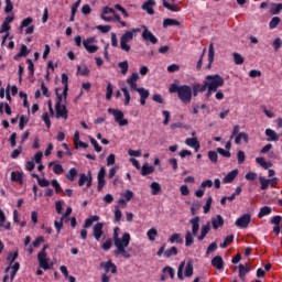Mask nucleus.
Returning <instances> with one entry per match:
<instances>
[{
    "instance_id": "1",
    "label": "nucleus",
    "mask_w": 282,
    "mask_h": 282,
    "mask_svg": "<svg viewBox=\"0 0 282 282\" xmlns=\"http://www.w3.org/2000/svg\"><path fill=\"white\" fill-rule=\"evenodd\" d=\"M120 235V227H115L112 239L115 241L116 250L115 254L116 257H123V259H129L131 254L127 252V248H129V243L131 242V235L129 232H124L122 235V238L119 237Z\"/></svg>"
},
{
    "instance_id": "2",
    "label": "nucleus",
    "mask_w": 282,
    "mask_h": 282,
    "mask_svg": "<svg viewBox=\"0 0 282 282\" xmlns=\"http://www.w3.org/2000/svg\"><path fill=\"white\" fill-rule=\"evenodd\" d=\"M169 91L170 94H177L183 105H191V100H193V88L188 85L171 84Z\"/></svg>"
},
{
    "instance_id": "3",
    "label": "nucleus",
    "mask_w": 282,
    "mask_h": 282,
    "mask_svg": "<svg viewBox=\"0 0 282 282\" xmlns=\"http://www.w3.org/2000/svg\"><path fill=\"white\" fill-rule=\"evenodd\" d=\"M205 85L207 86L205 98H210L214 91H217L219 87H224V77L218 74L207 75L205 78Z\"/></svg>"
},
{
    "instance_id": "4",
    "label": "nucleus",
    "mask_w": 282,
    "mask_h": 282,
    "mask_svg": "<svg viewBox=\"0 0 282 282\" xmlns=\"http://www.w3.org/2000/svg\"><path fill=\"white\" fill-rule=\"evenodd\" d=\"M199 221H202L199 216H196L189 220V224L192 225V231L187 230L185 234V246L189 247L192 243H195L193 237H196L199 232Z\"/></svg>"
},
{
    "instance_id": "5",
    "label": "nucleus",
    "mask_w": 282,
    "mask_h": 282,
    "mask_svg": "<svg viewBox=\"0 0 282 282\" xmlns=\"http://www.w3.org/2000/svg\"><path fill=\"white\" fill-rule=\"evenodd\" d=\"M102 21H106V23H111L112 21H118L122 28H127V22L122 21L120 15L116 13V10L109 7H104L102 13H101Z\"/></svg>"
},
{
    "instance_id": "6",
    "label": "nucleus",
    "mask_w": 282,
    "mask_h": 282,
    "mask_svg": "<svg viewBox=\"0 0 282 282\" xmlns=\"http://www.w3.org/2000/svg\"><path fill=\"white\" fill-rule=\"evenodd\" d=\"M55 94L57 96L55 105L56 118H64V120H67V106L61 105V102H63V95L58 93V88H56Z\"/></svg>"
},
{
    "instance_id": "7",
    "label": "nucleus",
    "mask_w": 282,
    "mask_h": 282,
    "mask_svg": "<svg viewBox=\"0 0 282 282\" xmlns=\"http://www.w3.org/2000/svg\"><path fill=\"white\" fill-rule=\"evenodd\" d=\"M139 78L140 75L138 73H132V75L127 79V83L130 86L131 91H138L140 95V105H142V88H138Z\"/></svg>"
},
{
    "instance_id": "8",
    "label": "nucleus",
    "mask_w": 282,
    "mask_h": 282,
    "mask_svg": "<svg viewBox=\"0 0 282 282\" xmlns=\"http://www.w3.org/2000/svg\"><path fill=\"white\" fill-rule=\"evenodd\" d=\"M48 248L50 246L45 245L37 254L39 265L40 268H42V270H50L52 268L50 267V262H47V252H45V250H47Z\"/></svg>"
},
{
    "instance_id": "9",
    "label": "nucleus",
    "mask_w": 282,
    "mask_h": 282,
    "mask_svg": "<svg viewBox=\"0 0 282 282\" xmlns=\"http://www.w3.org/2000/svg\"><path fill=\"white\" fill-rule=\"evenodd\" d=\"M108 113H111L115 117L116 122H118L119 127H127L129 121L124 119V112L122 110L108 108Z\"/></svg>"
},
{
    "instance_id": "10",
    "label": "nucleus",
    "mask_w": 282,
    "mask_h": 282,
    "mask_svg": "<svg viewBox=\"0 0 282 282\" xmlns=\"http://www.w3.org/2000/svg\"><path fill=\"white\" fill-rule=\"evenodd\" d=\"M96 43V37L90 36L83 41L84 50L88 52V54H96L98 52V45Z\"/></svg>"
},
{
    "instance_id": "11",
    "label": "nucleus",
    "mask_w": 282,
    "mask_h": 282,
    "mask_svg": "<svg viewBox=\"0 0 282 282\" xmlns=\"http://www.w3.org/2000/svg\"><path fill=\"white\" fill-rule=\"evenodd\" d=\"M142 28H143V32H142L143 41H145L148 44L156 45L158 37H155V35H153V33L149 31L147 26H142Z\"/></svg>"
},
{
    "instance_id": "12",
    "label": "nucleus",
    "mask_w": 282,
    "mask_h": 282,
    "mask_svg": "<svg viewBox=\"0 0 282 282\" xmlns=\"http://www.w3.org/2000/svg\"><path fill=\"white\" fill-rule=\"evenodd\" d=\"M105 175H107V170L105 169V166H101L98 174H97V191L98 193H100V191H102L105 188Z\"/></svg>"
},
{
    "instance_id": "13",
    "label": "nucleus",
    "mask_w": 282,
    "mask_h": 282,
    "mask_svg": "<svg viewBox=\"0 0 282 282\" xmlns=\"http://www.w3.org/2000/svg\"><path fill=\"white\" fill-rule=\"evenodd\" d=\"M251 220L252 217L250 216V214H245L236 220V226L238 228H248Z\"/></svg>"
},
{
    "instance_id": "14",
    "label": "nucleus",
    "mask_w": 282,
    "mask_h": 282,
    "mask_svg": "<svg viewBox=\"0 0 282 282\" xmlns=\"http://www.w3.org/2000/svg\"><path fill=\"white\" fill-rule=\"evenodd\" d=\"M102 228H105V223H97L93 227V237L96 239V241H100L102 235H105Z\"/></svg>"
},
{
    "instance_id": "15",
    "label": "nucleus",
    "mask_w": 282,
    "mask_h": 282,
    "mask_svg": "<svg viewBox=\"0 0 282 282\" xmlns=\"http://www.w3.org/2000/svg\"><path fill=\"white\" fill-rule=\"evenodd\" d=\"M99 268H104L106 273L111 272V274H116L118 272V267H116L111 260L100 262Z\"/></svg>"
},
{
    "instance_id": "16",
    "label": "nucleus",
    "mask_w": 282,
    "mask_h": 282,
    "mask_svg": "<svg viewBox=\"0 0 282 282\" xmlns=\"http://www.w3.org/2000/svg\"><path fill=\"white\" fill-rule=\"evenodd\" d=\"M208 89V86H206V82L204 84L194 83L192 85V94L194 97H197L198 94H204Z\"/></svg>"
},
{
    "instance_id": "17",
    "label": "nucleus",
    "mask_w": 282,
    "mask_h": 282,
    "mask_svg": "<svg viewBox=\"0 0 282 282\" xmlns=\"http://www.w3.org/2000/svg\"><path fill=\"white\" fill-rule=\"evenodd\" d=\"M131 199H133V192H131V189H127L124 193L121 194L118 204H120L121 206H127V202H131Z\"/></svg>"
},
{
    "instance_id": "18",
    "label": "nucleus",
    "mask_w": 282,
    "mask_h": 282,
    "mask_svg": "<svg viewBox=\"0 0 282 282\" xmlns=\"http://www.w3.org/2000/svg\"><path fill=\"white\" fill-rule=\"evenodd\" d=\"M153 8H155V0H148L142 4V10L148 12L151 17L155 14V10Z\"/></svg>"
},
{
    "instance_id": "19",
    "label": "nucleus",
    "mask_w": 282,
    "mask_h": 282,
    "mask_svg": "<svg viewBox=\"0 0 282 282\" xmlns=\"http://www.w3.org/2000/svg\"><path fill=\"white\" fill-rule=\"evenodd\" d=\"M212 226L214 230H218V228H224V217L221 215H217L212 218Z\"/></svg>"
},
{
    "instance_id": "20",
    "label": "nucleus",
    "mask_w": 282,
    "mask_h": 282,
    "mask_svg": "<svg viewBox=\"0 0 282 282\" xmlns=\"http://www.w3.org/2000/svg\"><path fill=\"white\" fill-rule=\"evenodd\" d=\"M281 221H282V217L281 216H274L272 219H271V224L274 225L273 227V232L275 235H279L281 232Z\"/></svg>"
},
{
    "instance_id": "21",
    "label": "nucleus",
    "mask_w": 282,
    "mask_h": 282,
    "mask_svg": "<svg viewBox=\"0 0 282 282\" xmlns=\"http://www.w3.org/2000/svg\"><path fill=\"white\" fill-rule=\"evenodd\" d=\"M239 175V170H232L229 172L223 180L225 184H230V182H235V178Z\"/></svg>"
},
{
    "instance_id": "22",
    "label": "nucleus",
    "mask_w": 282,
    "mask_h": 282,
    "mask_svg": "<svg viewBox=\"0 0 282 282\" xmlns=\"http://www.w3.org/2000/svg\"><path fill=\"white\" fill-rule=\"evenodd\" d=\"M250 270H251L250 265L239 264V279H240V281H246V275L248 274V272H250Z\"/></svg>"
},
{
    "instance_id": "23",
    "label": "nucleus",
    "mask_w": 282,
    "mask_h": 282,
    "mask_svg": "<svg viewBox=\"0 0 282 282\" xmlns=\"http://www.w3.org/2000/svg\"><path fill=\"white\" fill-rule=\"evenodd\" d=\"M265 135L268 137V142H279V134L274 130L267 129Z\"/></svg>"
},
{
    "instance_id": "24",
    "label": "nucleus",
    "mask_w": 282,
    "mask_h": 282,
    "mask_svg": "<svg viewBox=\"0 0 282 282\" xmlns=\"http://www.w3.org/2000/svg\"><path fill=\"white\" fill-rule=\"evenodd\" d=\"M212 265L216 268V270H223L224 269V259H221V256H216L212 260Z\"/></svg>"
},
{
    "instance_id": "25",
    "label": "nucleus",
    "mask_w": 282,
    "mask_h": 282,
    "mask_svg": "<svg viewBox=\"0 0 282 282\" xmlns=\"http://www.w3.org/2000/svg\"><path fill=\"white\" fill-rule=\"evenodd\" d=\"M67 80H69V77L67 76V74L63 73L62 74V85H64L63 96H64L65 100H67V91H69V86L67 84Z\"/></svg>"
},
{
    "instance_id": "26",
    "label": "nucleus",
    "mask_w": 282,
    "mask_h": 282,
    "mask_svg": "<svg viewBox=\"0 0 282 282\" xmlns=\"http://www.w3.org/2000/svg\"><path fill=\"white\" fill-rule=\"evenodd\" d=\"M210 232V223H207L206 225H204L200 229V235L198 236V241H204V239H206V235Z\"/></svg>"
},
{
    "instance_id": "27",
    "label": "nucleus",
    "mask_w": 282,
    "mask_h": 282,
    "mask_svg": "<svg viewBox=\"0 0 282 282\" xmlns=\"http://www.w3.org/2000/svg\"><path fill=\"white\" fill-rule=\"evenodd\" d=\"M185 144H187V147H192L193 149H195V151H199V141H197V138H188L185 140Z\"/></svg>"
},
{
    "instance_id": "28",
    "label": "nucleus",
    "mask_w": 282,
    "mask_h": 282,
    "mask_svg": "<svg viewBox=\"0 0 282 282\" xmlns=\"http://www.w3.org/2000/svg\"><path fill=\"white\" fill-rule=\"evenodd\" d=\"M135 32H140V29H134L132 31H127L120 39L121 41H126L127 43H129V41H133V35L135 34Z\"/></svg>"
},
{
    "instance_id": "29",
    "label": "nucleus",
    "mask_w": 282,
    "mask_h": 282,
    "mask_svg": "<svg viewBox=\"0 0 282 282\" xmlns=\"http://www.w3.org/2000/svg\"><path fill=\"white\" fill-rule=\"evenodd\" d=\"M241 140H243V142H246V144H248V142H249L248 133H246V132H239V133L237 134V137L235 138V143H236V144H241Z\"/></svg>"
},
{
    "instance_id": "30",
    "label": "nucleus",
    "mask_w": 282,
    "mask_h": 282,
    "mask_svg": "<svg viewBox=\"0 0 282 282\" xmlns=\"http://www.w3.org/2000/svg\"><path fill=\"white\" fill-rule=\"evenodd\" d=\"M94 221H100V216L94 215L85 220L84 228H91Z\"/></svg>"
},
{
    "instance_id": "31",
    "label": "nucleus",
    "mask_w": 282,
    "mask_h": 282,
    "mask_svg": "<svg viewBox=\"0 0 282 282\" xmlns=\"http://www.w3.org/2000/svg\"><path fill=\"white\" fill-rule=\"evenodd\" d=\"M170 1H172V3H175V0ZM163 7H165L167 10H171V12H180V7H177V4H171L166 0H163Z\"/></svg>"
},
{
    "instance_id": "32",
    "label": "nucleus",
    "mask_w": 282,
    "mask_h": 282,
    "mask_svg": "<svg viewBox=\"0 0 282 282\" xmlns=\"http://www.w3.org/2000/svg\"><path fill=\"white\" fill-rule=\"evenodd\" d=\"M281 10H282V3L272 2L270 4V14H273V15L280 14Z\"/></svg>"
},
{
    "instance_id": "33",
    "label": "nucleus",
    "mask_w": 282,
    "mask_h": 282,
    "mask_svg": "<svg viewBox=\"0 0 282 282\" xmlns=\"http://www.w3.org/2000/svg\"><path fill=\"white\" fill-rule=\"evenodd\" d=\"M28 54H30V51H28V46H25V44H22L20 47V52L15 54L14 59L19 61V58L28 56Z\"/></svg>"
},
{
    "instance_id": "34",
    "label": "nucleus",
    "mask_w": 282,
    "mask_h": 282,
    "mask_svg": "<svg viewBox=\"0 0 282 282\" xmlns=\"http://www.w3.org/2000/svg\"><path fill=\"white\" fill-rule=\"evenodd\" d=\"M152 195H160L162 193V186L158 182H153L150 185Z\"/></svg>"
},
{
    "instance_id": "35",
    "label": "nucleus",
    "mask_w": 282,
    "mask_h": 282,
    "mask_svg": "<svg viewBox=\"0 0 282 282\" xmlns=\"http://www.w3.org/2000/svg\"><path fill=\"white\" fill-rule=\"evenodd\" d=\"M213 61H215V46L213 43L209 44V51H208V68L213 65Z\"/></svg>"
},
{
    "instance_id": "36",
    "label": "nucleus",
    "mask_w": 282,
    "mask_h": 282,
    "mask_svg": "<svg viewBox=\"0 0 282 282\" xmlns=\"http://www.w3.org/2000/svg\"><path fill=\"white\" fill-rule=\"evenodd\" d=\"M77 175L78 170H76V167H72L66 174V178L68 180V182H75Z\"/></svg>"
},
{
    "instance_id": "37",
    "label": "nucleus",
    "mask_w": 282,
    "mask_h": 282,
    "mask_svg": "<svg viewBox=\"0 0 282 282\" xmlns=\"http://www.w3.org/2000/svg\"><path fill=\"white\" fill-rule=\"evenodd\" d=\"M256 162H257V164H260L262 166V169H265V170L271 169V166H272L271 162L265 161V159L261 158V156L257 158Z\"/></svg>"
},
{
    "instance_id": "38",
    "label": "nucleus",
    "mask_w": 282,
    "mask_h": 282,
    "mask_svg": "<svg viewBox=\"0 0 282 282\" xmlns=\"http://www.w3.org/2000/svg\"><path fill=\"white\" fill-rule=\"evenodd\" d=\"M171 25H182V23L174 19H165L163 21V28H170Z\"/></svg>"
},
{
    "instance_id": "39",
    "label": "nucleus",
    "mask_w": 282,
    "mask_h": 282,
    "mask_svg": "<svg viewBox=\"0 0 282 282\" xmlns=\"http://www.w3.org/2000/svg\"><path fill=\"white\" fill-rule=\"evenodd\" d=\"M155 172V167L153 165H148L147 163L142 166V175H151V173Z\"/></svg>"
},
{
    "instance_id": "40",
    "label": "nucleus",
    "mask_w": 282,
    "mask_h": 282,
    "mask_svg": "<svg viewBox=\"0 0 282 282\" xmlns=\"http://www.w3.org/2000/svg\"><path fill=\"white\" fill-rule=\"evenodd\" d=\"M118 67L121 69V74L123 76H127V73L129 72V62L123 61L118 64Z\"/></svg>"
},
{
    "instance_id": "41",
    "label": "nucleus",
    "mask_w": 282,
    "mask_h": 282,
    "mask_svg": "<svg viewBox=\"0 0 282 282\" xmlns=\"http://www.w3.org/2000/svg\"><path fill=\"white\" fill-rule=\"evenodd\" d=\"M185 276H193V260H188L185 267Z\"/></svg>"
},
{
    "instance_id": "42",
    "label": "nucleus",
    "mask_w": 282,
    "mask_h": 282,
    "mask_svg": "<svg viewBox=\"0 0 282 282\" xmlns=\"http://www.w3.org/2000/svg\"><path fill=\"white\" fill-rule=\"evenodd\" d=\"M11 182H23V173L21 172H11Z\"/></svg>"
},
{
    "instance_id": "43",
    "label": "nucleus",
    "mask_w": 282,
    "mask_h": 282,
    "mask_svg": "<svg viewBox=\"0 0 282 282\" xmlns=\"http://www.w3.org/2000/svg\"><path fill=\"white\" fill-rule=\"evenodd\" d=\"M170 243H182L183 239H182V234H173L170 239H169Z\"/></svg>"
},
{
    "instance_id": "44",
    "label": "nucleus",
    "mask_w": 282,
    "mask_h": 282,
    "mask_svg": "<svg viewBox=\"0 0 282 282\" xmlns=\"http://www.w3.org/2000/svg\"><path fill=\"white\" fill-rule=\"evenodd\" d=\"M3 107L7 116H12V108H10V105L8 102H0V113H3Z\"/></svg>"
},
{
    "instance_id": "45",
    "label": "nucleus",
    "mask_w": 282,
    "mask_h": 282,
    "mask_svg": "<svg viewBox=\"0 0 282 282\" xmlns=\"http://www.w3.org/2000/svg\"><path fill=\"white\" fill-rule=\"evenodd\" d=\"M111 96H113V85H111V82H108L106 88V99L111 100Z\"/></svg>"
},
{
    "instance_id": "46",
    "label": "nucleus",
    "mask_w": 282,
    "mask_h": 282,
    "mask_svg": "<svg viewBox=\"0 0 282 282\" xmlns=\"http://www.w3.org/2000/svg\"><path fill=\"white\" fill-rule=\"evenodd\" d=\"M272 213V208L264 206L260 209V213L258 214L259 219L265 217V215H270Z\"/></svg>"
},
{
    "instance_id": "47",
    "label": "nucleus",
    "mask_w": 282,
    "mask_h": 282,
    "mask_svg": "<svg viewBox=\"0 0 282 282\" xmlns=\"http://www.w3.org/2000/svg\"><path fill=\"white\" fill-rule=\"evenodd\" d=\"M259 182L261 184V191H268V187L270 186V180H265V177L260 176Z\"/></svg>"
},
{
    "instance_id": "48",
    "label": "nucleus",
    "mask_w": 282,
    "mask_h": 282,
    "mask_svg": "<svg viewBox=\"0 0 282 282\" xmlns=\"http://www.w3.org/2000/svg\"><path fill=\"white\" fill-rule=\"evenodd\" d=\"M185 265H186V261H183L178 267L177 278L180 279V281H184V268H185Z\"/></svg>"
},
{
    "instance_id": "49",
    "label": "nucleus",
    "mask_w": 282,
    "mask_h": 282,
    "mask_svg": "<svg viewBox=\"0 0 282 282\" xmlns=\"http://www.w3.org/2000/svg\"><path fill=\"white\" fill-rule=\"evenodd\" d=\"M164 256H165L167 259H171V257L177 256V247H172L171 249L166 250V251L164 252Z\"/></svg>"
},
{
    "instance_id": "50",
    "label": "nucleus",
    "mask_w": 282,
    "mask_h": 282,
    "mask_svg": "<svg viewBox=\"0 0 282 282\" xmlns=\"http://www.w3.org/2000/svg\"><path fill=\"white\" fill-rule=\"evenodd\" d=\"M279 23H281V18L279 17L272 18V20L269 23L270 30H274L279 25Z\"/></svg>"
},
{
    "instance_id": "51",
    "label": "nucleus",
    "mask_w": 282,
    "mask_h": 282,
    "mask_svg": "<svg viewBox=\"0 0 282 282\" xmlns=\"http://www.w3.org/2000/svg\"><path fill=\"white\" fill-rule=\"evenodd\" d=\"M28 122H30V119L25 118V116L22 115L20 117V123H19L20 131H23L25 129V124H28Z\"/></svg>"
},
{
    "instance_id": "52",
    "label": "nucleus",
    "mask_w": 282,
    "mask_h": 282,
    "mask_svg": "<svg viewBox=\"0 0 282 282\" xmlns=\"http://www.w3.org/2000/svg\"><path fill=\"white\" fill-rule=\"evenodd\" d=\"M121 91L123 93L124 96V105H129L131 102V95L129 94V89L127 87H121Z\"/></svg>"
},
{
    "instance_id": "53",
    "label": "nucleus",
    "mask_w": 282,
    "mask_h": 282,
    "mask_svg": "<svg viewBox=\"0 0 282 282\" xmlns=\"http://www.w3.org/2000/svg\"><path fill=\"white\" fill-rule=\"evenodd\" d=\"M243 56H241V54L239 53H234V62L236 65H243Z\"/></svg>"
},
{
    "instance_id": "54",
    "label": "nucleus",
    "mask_w": 282,
    "mask_h": 282,
    "mask_svg": "<svg viewBox=\"0 0 282 282\" xmlns=\"http://www.w3.org/2000/svg\"><path fill=\"white\" fill-rule=\"evenodd\" d=\"M34 21V19L32 18H26L24 19L22 22H21V25H20V31L23 30V28H30L31 23Z\"/></svg>"
},
{
    "instance_id": "55",
    "label": "nucleus",
    "mask_w": 282,
    "mask_h": 282,
    "mask_svg": "<svg viewBox=\"0 0 282 282\" xmlns=\"http://www.w3.org/2000/svg\"><path fill=\"white\" fill-rule=\"evenodd\" d=\"M148 238L151 240V241H155V237H158V229L155 228H151L148 234H147Z\"/></svg>"
},
{
    "instance_id": "56",
    "label": "nucleus",
    "mask_w": 282,
    "mask_h": 282,
    "mask_svg": "<svg viewBox=\"0 0 282 282\" xmlns=\"http://www.w3.org/2000/svg\"><path fill=\"white\" fill-rule=\"evenodd\" d=\"M89 67L87 66H84V67H80V66H77V73L80 74V76H89Z\"/></svg>"
},
{
    "instance_id": "57",
    "label": "nucleus",
    "mask_w": 282,
    "mask_h": 282,
    "mask_svg": "<svg viewBox=\"0 0 282 282\" xmlns=\"http://www.w3.org/2000/svg\"><path fill=\"white\" fill-rule=\"evenodd\" d=\"M218 158H219V155L217 154V152H215V151L208 152V159L210 160V162H213V164H217Z\"/></svg>"
},
{
    "instance_id": "58",
    "label": "nucleus",
    "mask_w": 282,
    "mask_h": 282,
    "mask_svg": "<svg viewBox=\"0 0 282 282\" xmlns=\"http://www.w3.org/2000/svg\"><path fill=\"white\" fill-rule=\"evenodd\" d=\"M51 184L53 186V188H55V193H63V188L61 187V183H58V181L56 180H52Z\"/></svg>"
},
{
    "instance_id": "59",
    "label": "nucleus",
    "mask_w": 282,
    "mask_h": 282,
    "mask_svg": "<svg viewBox=\"0 0 282 282\" xmlns=\"http://www.w3.org/2000/svg\"><path fill=\"white\" fill-rule=\"evenodd\" d=\"M12 10H14V6L12 4V0H6L4 12L7 14H10V12H12Z\"/></svg>"
},
{
    "instance_id": "60",
    "label": "nucleus",
    "mask_w": 282,
    "mask_h": 282,
    "mask_svg": "<svg viewBox=\"0 0 282 282\" xmlns=\"http://www.w3.org/2000/svg\"><path fill=\"white\" fill-rule=\"evenodd\" d=\"M89 178V174L86 175L85 173L79 174V181H78V186H85V183Z\"/></svg>"
},
{
    "instance_id": "61",
    "label": "nucleus",
    "mask_w": 282,
    "mask_h": 282,
    "mask_svg": "<svg viewBox=\"0 0 282 282\" xmlns=\"http://www.w3.org/2000/svg\"><path fill=\"white\" fill-rule=\"evenodd\" d=\"M64 171L65 170L63 169V165H61V164H55L53 166V172L55 173V175H63Z\"/></svg>"
},
{
    "instance_id": "62",
    "label": "nucleus",
    "mask_w": 282,
    "mask_h": 282,
    "mask_svg": "<svg viewBox=\"0 0 282 282\" xmlns=\"http://www.w3.org/2000/svg\"><path fill=\"white\" fill-rule=\"evenodd\" d=\"M90 144H93L95 151L97 153H100V151H102V147H100V144H98V141H96L94 138L90 137Z\"/></svg>"
},
{
    "instance_id": "63",
    "label": "nucleus",
    "mask_w": 282,
    "mask_h": 282,
    "mask_svg": "<svg viewBox=\"0 0 282 282\" xmlns=\"http://www.w3.org/2000/svg\"><path fill=\"white\" fill-rule=\"evenodd\" d=\"M237 158H238V164H243L246 162V152L241 150L238 151Z\"/></svg>"
},
{
    "instance_id": "64",
    "label": "nucleus",
    "mask_w": 282,
    "mask_h": 282,
    "mask_svg": "<svg viewBox=\"0 0 282 282\" xmlns=\"http://www.w3.org/2000/svg\"><path fill=\"white\" fill-rule=\"evenodd\" d=\"M41 243H45V238L43 236L37 237L33 241L32 246H33V248H39V246H41Z\"/></svg>"
}]
</instances>
